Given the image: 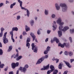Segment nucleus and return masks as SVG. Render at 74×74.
Returning a JSON list of instances; mask_svg holds the SVG:
<instances>
[{"label": "nucleus", "instance_id": "nucleus-22", "mask_svg": "<svg viewBox=\"0 0 74 74\" xmlns=\"http://www.w3.org/2000/svg\"><path fill=\"white\" fill-rule=\"evenodd\" d=\"M25 30H26V32H27L28 31H29L30 30V28L27 25H26L25 26Z\"/></svg>", "mask_w": 74, "mask_h": 74}, {"label": "nucleus", "instance_id": "nucleus-58", "mask_svg": "<svg viewBox=\"0 0 74 74\" xmlns=\"http://www.w3.org/2000/svg\"><path fill=\"white\" fill-rule=\"evenodd\" d=\"M47 34H49L51 33V30H48L47 31Z\"/></svg>", "mask_w": 74, "mask_h": 74}, {"label": "nucleus", "instance_id": "nucleus-40", "mask_svg": "<svg viewBox=\"0 0 74 74\" xmlns=\"http://www.w3.org/2000/svg\"><path fill=\"white\" fill-rule=\"evenodd\" d=\"M32 37L33 38V41H34V40H35V39H36V36L35 35H34V36H32Z\"/></svg>", "mask_w": 74, "mask_h": 74}, {"label": "nucleus", "instance_id": "nucleus-63", "mask_svg": "<svg viewBox=\"0 0 74 74\" xmlns=\"http://www.w3.org/2000/svg\"><path fill=\"white\" fill-rule=\"evenodd\" d=\"M9 74H14V72H13V71L10 72L9 73Z\"/></svg>", "mask_w": 74, "mask_h": 74}, {"label": "nucleus", "instance_id": "nucleus-3", "mask_svg": "<svg viewBox=\"0 0 74 74\" xmlns=\"http://www.w3.org/2000/svg\"><path fill=\"white\" fill-rule=\"evenodd\" d=\"M32 50H34V52H35V53H37V50L38 48V47H37L35 45L34 46V44L32 43Z\"/></svg>", "mask_w": 74, "mask_h": 74}, {"label": "nucleus", "instance_id": "nucleus-62", "mask_svg": "<svg viewBox=\"0 0 74 74\" xmlns=\"http://www.w3.org/2000/svg\"><path fill=\"white\" fill-rule=\"evenodd\" d=\"M34 19H35V21H37L38 18H37V16H35V17H34Z\"/></svg>", "mask_w": 74, "mask_h": 74}, {"label": "nucleus", "instance_id": "nucleus-35", "mask_svg": "<svg viewBox=\"0 0 74 74\" xmlns=\"http://www.w3.org/2000/svg\"><path fill=\"white\" fill-rule=\"evenodd\" d=\"M46 50L49 52L51 50V47L48 46L46 48Z\"/></svg>", "mask_w": 74, "mask_h": 74}, {"label": "nucleus", "instance_id": "nucleus-36", "mask_svg": "<svg viewBox=\"0 0 74 74\" xmlns=\"http://www.w3.org/2000/svg\"><path fill=\"white\" fill-rule=\"evenodd\" d=\"M69 39L71 43H72V42H73V40H72V38H71V37H69Z\"/></svg>", "mask_w": 74, "mask_h": 74}, {"label": "nucleus", "instance_id": "nucleus-37", "mask_svg": "<svg viewBox=\"0 0 74 74\" xmlns=\"http://www.w3.org/2000/svg\"><path fill=\"white\" fill-rule=\"evenodd\" d=\"M26 47H27L28 48H30V43L29 42H27Z\"/></svg>", "mask_w": 74, "mask_h": 74}, {"label": "nucleus", "instance_id": "nucleus-16", "mask_svg": "<svg viewBox=\"0 0 74 74\" xmlns=\"http://www.w3.org/2000/svg\"><path fill=\"white\" fill-rule=\"evenodd\" d=\"M69 67V68H71V65H70V64L69 63V62H66L65 61H63Z\"/></svg>", "mask_w": 74, "mask_h": 74}, {"label": "nucleus", "instance_id": "nucleus-14", "mask_svg": "<svg viewBox=\"0 0 74 74\" xmlns=\"http://www.w3.org/2000/svg\"><path fill=\"white\" fill-rule=\"evenodd\" d=\"M62 21V18H61L59 17L58 18V19L57 20H56V22L57 23H58V24L59 25V24H60V23Z\"/></svg>", "mask_w": 74, "mask_h": 74}, {"label": "nucleus", "instance_id": "nucleus-48", "mask_svg": "<svg viewBox=\"0 0 74 74\" xmlns=\"http://www.w3.org/2000/svg\"><path fill=\"white\" fill-rule=\"evenodd\" d=\"M29 67V65L27 64H26L24 66V68H25L26 69H27Z\"/></svg>", "mask_w": 74, "mask_h": 74}, {"label": "nucleus", "instance_id": "nucleus-38", "mask_svg": "<svg viewBox=\"0 0 74 74\" xmlns=\"http://www.w3.org/2000/svg\"><path fill=\"white\" fill-rule=\"evenodd\" d=\"M4 64H1L0 65V68H1V69H3V68L4 67Z\"/></svg>", "mask_w": 74, "mask_h": 74}, {"label": "nucleus", "instance_id": "nucleus-57", "mask_svg": "<svg viewBox=\"0 0 74 74\" xmlns=\"http://www.w3.org/2000/svg\"><path fill=\"white\" fill-rule=\"evenodd\" d=\"M3 33L2 32L0 33V37H1L3 36Z\"/></svg>", "mask_w": 74, "mask_h": 74}, {"label": "nucleus", "instance_id": "nucleus-32", "mask_svg": "<svg viewBox=\"0 0 74 74\" xmlns=\"http://www.w3.org/2000/svg\"><path fill=\"white\" fill-rule=\"evenodd\" d=\"M69 55L70 56H72L73 55V53L71 51H69L68 52Z\"/></svg>", "mask_w": 74, "mask_h": 74}, {"label": "nucleus", "instance_id": "nucleus-19", "mask_svg": "<svg viewBox=\"0 0 74 74\" xmlns=\"http://www.w3.org/2000/svg\"><path fill=\"white\" fill-rule=\"evenodd\" d=\"M50 69H51V70L52 72H53L55 70V67L51 65L50 66Z\"/></svg>", "mask_w": 74, "mask_h": 74}, {"label": "nucleus", "instance_id": "nucleus-27", "mask_svg": "<svg viewBox=\"0 0 74 74\" xmlns=\"http://www.w3.org/2000/svg\"><path fill=\"white\" fill-rule=\"evenodd\" d=\"M22 56H19L18 58L16 59V60L17 61L20 60V59H22Z\"/></svg>", "mask_w": 74, "mask_h": 74}, {"label": "nucleus", "instance_id": "nucleus-5", "mask_svg": "<svg viewBox=\"0 0 74 74\" xmlns=\"http://www.w3.org/2000/svg\"><path fill=\"white\" fill-rule=\"evenodd\" d=\"M12 67L13 69H14L15 68V67H18L19 66V62H16L15 63H12L11 64Z\"/></svg>", "mask_w": 74, "mask_h": 74}, {"label": "nucleus", "instance_id": "nucleus-1", "mask_svg": "<svg viewBox=\"0 0 74 74\" xmlns=\"http://www.w3.org/2000/svg\"><path fill=\"white\" fill-rule=\"evenodd\" d=\"M55 6L56 9L57 11H59L60 9V7H62V11L64 12H67V10L68 8V7L66 4L64 3H61L60 4V6L58 3H56L55 4Z\"/></svg>", "mask_w": 74, "mask_h": 74}, {"label": "nucleus", "instance_id": "nucleus-26", "mask_svg": "<svg viewBox=\"0 0 74 74\" xmlns=\"http://www.w3.org/2000/svg\"><path fill=\"white\" fill-rule=\"evenodd\" d=\"M42 29H39L37 31V34L38 35H40V34H41V30Z\"/></svg>", "mask_w": 74, "mask_h": 74}, {"label": "nucleus", "instance_id": "nucleus-18", "mask_svg": "<svg viewBox=\"0 0 74 74\" xmlns=\"http://www.w3.org/2000/svg\"><path fill=\"white\" fill-rule=\"evenodd\" d=\"M14 56V55H12L11 57L12 58H13L14 57V59H17V58H18V56H19V53H17L15 56Z\"/></svg>", "mask_w": 74, "mask_h": 74}, {"label": "nucleus", "instance_id": "nucleus-59", "mask_svg": "<svg viewBox=\"0 0 74 74\" xmlns=\"http://www.w3.org/2000/svg\"><path fill=\"white\" fill-rule=\"evenodd\" d=\"M23 36H25V35H27V33H26V32H23Z\"/></svg>", "mask_w": 74, "mask_h": 74}, {"label": "nucleus", "instance_id": "nucleus-11", "mask_svg": "<svg viewBox=\"0 0 74 74\" xmlns=\"http://www.w3.org/2000/svg\"><path fill=\"white\" fill-rule=\"evenodd\" d=\"M70 28L68 26H64L63 29H62V32H64V33H65V32H66L67 30H69Z\"/></svg>", "mask_w": 74, "mask_h": 74}, {"label": "nucleus", "instance_id": "nucleus-13", "mask_svg": "<svg viewBox=\"0 0 74 74\" xmlns=\"http://www.w3.org/2000/svg\"><path fill=\"white\" fill-rule=\"evenodd\" d=\"M64 46L67 48V47L69 46V43H64L62 45H61L60 47L61 48H63Z\"/></svg>", "mask_w": 74, "mask_h": 74}, {"label": "nucleus", "instance_id": "nucleus-43", "mask_svg": "<svg viewBox=\"0 0 74 74\" xmlns=\"http://www.w3.org/2000/svg\"><path fill=\"white\" fill-rule=\"evenodd\" d=\"M42 57L44 58V59H47L48 58V55H46L45 56L43 57Z\"/></svg>", "mask_w": 74, "mask_h": 74}, {"label": "nucleus", "instance_id": "nucleus-24", "mask_svg": "<svg viewBox=\"0 0 74 74\" xmlns=\"http://www.w3.org/2000/svg\"><path fill=\"white\" fill-rule=\"evenodd\" d=\"M49 14V11L48 10L45 9V14L46 15H47Z\"/></svg>", "mask_w": 74, "mask_h": 74}, {"label": "nucleus", "instance_id": "nucleus-28", "mask_svg": "<svg viewBox=\"0 0 74 74\" xmlns=\"http://www.w3.org/2000/svg\"><path fill=\"white\" fill-rule=\"evenodd\" d=\"M51 18L53 19H55V18H56V14H52L51 15Z\"/></svg>", "mask_w": 74, "mask_h": 74}, {"label": "nucleus", "instance_id": "nucleus-6", "mask_svg": "<svg viewBox=\"0 0 74 74\" xmlns=\"http://www.w3.org/2000/svg\"><path fill=\"white\" fill-rule=\"evenodd\" d=\"M44 57H41L39 59L37 62L36 64H40V63H41L42 61H43L44 60Z\"/></svg>", "mask_w": 74, "mask_h": 74}, {"label": "nucleus", "instance_id": "nucleus-4", "mask_svg": "<svg viewBox=\"0 0 74 74\" xmlns=\"http://www.w3.org/2000/svg\"><path fill=\"white\" fill-rule=\"evenodd\" d=\"M53 23H54V24L53 23V26H52V27H53V31H55L56 29H57V27H58V26L56 24V21H53Z\"/></svg>", "mask_w": 74, "mask_h": 74}, {"label": "nucleus", "instance_id": "nucleus-15", "mask_svg": "<svg viewBox=\"0 0 74 74\" xmlns=\"http://www.w3.org/2000/svg\"><path fill=\"white\" fill-rule=\"evenodd\" d=\"M29 23L31 26H33L34 24V21L33 19H32L29 22Z\"/></svg>", "mask_w": 74, "mask_h": 74}, {"label": "nucleus", "instance_id": "nucleus-29", "mask_svg": "<svg viewBox=\"0 0 74 74\" xmlns=\"http://www.w3.org/2000/svg\"><path fill=\"white\" fill-rule=\"evenodd\" d=\"M45 70H47L49 68V64H48V65L44 67Z\"/></svg>", "mask_w": 74, "mask_h": 74}, {"label": "nucleus", "instance_id": "nucleus-52", "mask_svg": "<svg viewBox=\"0 0 74 74\" xmlns=\"http://www.w3.org/2000/svg\"><path fill=\"white\" fill-rule=\"evenodd\" d=\"M30 35L31 36H32V37L35 35L34 33H33V32H31L30 33Z\"/></svg>", "mask_w": 74, "mask_h": 74}, {"label": "nucleus", "instance_id": "nucleus-42", "mask_svg": "<svg viewBox=\"0 0 74 74\" xmlns=\"http://www.w3.org/2000/svg\"><path fill=\"white\" fill-rule=\"evenodd\" d=\"M10 34L11 35V37H13V31H12L10 32Z\"/></svg>", "mask_w": 74, "mask_h": 74}, {"label": "nucleus", "instance_id": "nucleus-10", "mask_svg": "<svg viewBox=\"0 0 74 74\" xmlns=\"http://www.w3.org/2000/svg\"><path fill=\"white\" fill-rule=\"evenodd\" d=\"M19 70L20 71H21L23 72V73H25L27 70V69L25 68L22 67H20L19 68Z\"/></svg>", "mask_w": 74, "mask_h": 74}, {"label": "nucleus", "instance_id": "nucleus-44", "mask_svg": "<svg viewBox=\"0 0 74 74\" xmlns=\"http://www.w3.org/2000/svg\"><path fill=\"white\" fill-rule=\"evenodd\" d=\"M30 42V38H28L26 42H27V43L29 42Z\"/></svg>", "mask_w": 74, "mask_h": 74}, {"label": "nucleus", "instance_id": "nucleus-64", "mask_svg": "<svg viewBox=\"0 0 74 74\" xmlns=\"http://www.w3.org/2000/svg\"><path fill=\"white\" fill-rule=\"evenodd\" d=\"M45 41L46 42L48 41V38H47L45 40Z\"/></svg>", "mask_w": 74, "mask_h": 74}, {"label": "nucleus", "instance_id": "nucleus-33", "mask_svg": "<svg viewBox=\"0 0 74 74\" xmlns=\"http://www.w3.org/2000/svg\"><path fill=\"white\" fill-rule=\"evenodd\" d=\"M21 19V16H20L19 15L17 16L16 17V19L17 21H19V19Z\"/></svg>", "mask_w": 74, "mask_h": 74}, {"label": "nucleus", "instance_id": "nucleus-46", "mask_svg": "<svg viewBox=\"0 0 74 74\" xmlns=\"http://www.w3.org/2000/svg\"><path fill=\"white\" fill-rule=\"evenodd\" d=\"M64 24V22H61L59 24V25L60 26H63Z\"/></svg>", "mask_w": 74, "mask_h": 74}, {"label": "nucleus", "instance_id": "nucleus-30", "mask_svg": "<svg viewBox=\"0 0 74 74\" xmlns=\"http://www.w3.org/2000/svg\"><path fill=\"white\" fill-rule=\"evenodd\" d=\"M70 32L71 34H74V29H70Z\"/></svg>", "mask_w": 74, "mask_h": 74}, {"label": "nucleus", "instance_id": "nucleus-47", "mask_svg": "<svg viewBox=\"0 0 74 74\" xmlns=\"http://www.w3.org/2000/svg\"><path fill=\"white\" fill-rule=\"evenodd\" d=\"M3 50L0 49V55H3Z\"/></svg>", "mask_w": 74, "mask_h": 74}, {"label": "nucleus", "instance_id": "nucleus-55", "mask_svg": "<svg viewBox=\"0 0 74 74\" xmlns=\"http://www.w3.org/2000/svg\"><path fill=\"white\" fill-rule=\"evenodd\" d=\"M69 3H73L74 2V0H68Z\"/></svg>", "mask_w": 74, "mask_h": 74}, {"label": "nucleus", "instance_id": "nucleus-8", "mask_svg": "<svg viewBox=\"0 0 74 74\" xmlns=\"http://www.w3.org/2000/svg\"><path fill=\"white\" fill-rule=\"evenodd\" d=\"M44 57H41L39 59L37 62L36 64H40V63H41L42 61H43L44 60Z\"/></svg>", "mask_w": 74, "mask_h": 74}, {"label": "nucleus", "instance_id": "nucleus-45", "mask_svg": "<svg viewBox=\"0 0 74 74\" xmlns=\"http://www.w3.org/2000/svg\"><path fill=\"white\" fill-rule=\"evenodd\" d=\"M58 68L59 69H62V65L60 63L58 65Z\"/></svg>", "mask_w": 74, "mask_h": 74}, {"label": "nucleus", "instance_id": "nucleus-53", "mask_svg": "<svg viewBox=\"0 0 74 74\" xmlns=\"http://www.w3.org/2000/svg\"><path fill=\"white\" fill-rule=\"evenodd\" d=\"M4 5V3H0V8H1Z\"/></svg>", "mask_w": 74, "mask_h": 74}, {"label": "nucleus", "instance_id": "nucleus-60", "mask_svg": "<svg viewBox=\"0 0 74 74\" xmlns=\"http://www.w3.org/2000/svg\"><path fill=\"white\" fill-rule=\"evenodd\" d=\"M5 3L6 4H10V2L8 1H6Z\"/></svg>", "mask_w": 74, "mask_h": 74}, {"label": "nucleus", "instance_id": "nucleus-2", "mask_svg": "<svg viewBox=\"0 0 74 74\" xmlns=\"http://www.w3.org/2000/svg\"><path fill=\"white\" fill-rule=\"evenodd\" d=\"M7 34V32H5L4 33V34L3 35V43L5 44L7 43H8V40L7 38H6V36Z\"/></svg>", "mask_w": 74, "mask_h": 74}, {"label": "nucleus", "instance_id": "nucleus-54", "mask_svg": "<svg viewBox=\"0 0 74 74\" xmlns=\"http://www.w3.org/2000/svg\"><path fill=\"white\" fill-rule=\"evenodd\" d=\"M11 38L13 42H15V40L14 39L13 36L11 37Z\"/></svg>", "mask_w": 74, "mask_h": 74}, {"label": "nucleus", "instance_id": "nucleus-12", "mask_svg": "<svg viewBox=\"0 0 74 74\" xmlns=\"http://www.w3.org/2000/svg\"><path fill=\"white\" fill-rule=\"evenodd\" d=\"M18 2L20 3V7L21 8L22 10H24L25 8L22 7V1H21V0H17Z\"/></svg>", "mask_w": 74, "mask_h": 74}, {"label": "nucleus", "instance_id": "nucleus-20", "mask_svg": "<svg viewBox=\"0 0 74 74\" xmlns=\"http://www.w3.org/2000/svg\"><path fill=\"white\" fill-rule=\"evenodd\" d=\"M58 33L59 37H61L62 36V32L61 31H58Z\"/></svg>", "mask_w": 74, "mask_h": 74}, {"label": "nucleus", "instance_id": "nucleus-39", "mask_svg": "<svg viewBox=\"0 0 74 74\" xmlns=\"http://www.w3.org/2000/svg\"><path fill=\"white\" fill-rule=\"evenodd\" d=\"M4 30V28L2 27L1 28V32L2 33H3V31Z\"/></svg>", "mask_w": 74, "mask_h": 74}, {"label": "nucleus", "instance_id": "nucleus-49", "mask_svg": "<svg viewBox=\"0 0 74 74\" xmlns=\"http://www.w3.org/2000/svg\"><path fill=\"white\" fill-rule=\"evenodd\" d=\"M55 60L56 61V63H58L59 62V59L56 58L55 59Z\"/></svg>", "mask_w": 74, "mask_h": 74}, {"label": "nucleus", "instance_id": "nucleus-31", "mask_svg": "<svg viewBox=\"0 0 74 74\" xmlns=\"http://www.w3.org/2000/svg\"><path fill=\"white\" fill-rule=\"evenodd\" d=\"M63 28V26L62 25H60L59 27V29L60 30H62V29Z\"/></svg>", "mask_w": 74, "mask_h": 74}, {"label": "nucleus", "instance_id": "nucleus-41", "mask_svg": "<svg viewBox=\"0 0 74 74\" xmlns=\"http://www.w3.org/2000/svg\"><path fill=\"white\" fill-rule=\"evenodd\" d=\"M48 52L49 51L47 50H45L44 52V54H45V55L47 54L48 53Z\"/></svg>", "mask_w": 74, "mask_h": 74}, {"label": "nucleus", "instance_id": "nucleus-17", "mask_svg": "<svg viewBox=\"0 0 74 74\" xmlns=\"http://www.w3.org/2000/svg\"><path fill=\"white\" fill-rule=\"evenodd\" d=\"M24 10H25V11H26L27 15V16H28V17H29V15H30V12H29V11L28 10H27V9L25 8H24Z\"/></svg>", "mask_w": 74, "mask_h": 74}, {"label": "nucleus", "instance_id": "nucleus-51", "mask_svg": "<svg viewBox=\"0 0 74 74\" xmlns=\"http://www.w3.org/2000/svg\"><path fill=\"white\" fill-rule=\"evenodd\" d=\"M64 54L65 55H68V52L67 51H66L64 52Z\"/></svg>", "mask_w": 74, "mask_h": 74}, {"label": "nucleus", "instance_id": "nucleus-50", "mask_svg": "<svg viewBox=\"0 0 74 74\" xmlns=\"http://www.w3.org/2000/svg\"><path fill=\"white\" fill-rule=\"evenodd\" d=\"M51 72H52L50 70H49L47 72V74H50Z\"/></svg>", "mask_w": 74, "mask_h": 74}, {"label": "nucleus", "instance_id": "nucleus-7", "mask_svg": "<svg viewBox=\"0 0 74 74\" xmlns=\"http://www.w3.org/2000/svg\"><path fill=\"white\" fill-rule=\"evenodd\" d=\"M44 57H41L39 59L37 62L36 64H40V63H41L42 61H43L44 60Z\"/></svg>", "mask_w": 74, "mask_h": 74}, {"label": "nucleus", "instance_id": "nucleus-23", "mask_svg": "<svg viewBox=\"0 0 74 74\" xmlns=\"http://www.w3.org/2000/svg\"><path fill=\"white\" fill-rule=\"evenodd\" d=\"M16 5V2H14L13 3V4H11L10 6V8H11V9L12 8H13L14 6V5Z\"/></svg>", "mask_w": 74, "mask_h": 74}, {"label": "nucleus", "instance_id": "nucleus-25", "mask_svg": "<svg viewBox=\"0 0 74 74\" xmlns=\"http://www.w3.org/2000/svg\"><path fill=\"white\" fill-rule=\"evenodd\" d=\"M12 49V46H10L9 47V49L8 50V52H10V51H11Z\"/></svg>", "mask_w": 74, "mask_h": 74}, {"label": "nucleus", "instance_id": "nucleus-21", "mask_svg": "<svg viewBox=\"0 0 74 74\" xmlns=\"http://www.w3.org/2000/svg\"><path fill=\"white\" fill-rule=\"evenodd\" d=\"M18 28L16 27H13L12 28V31H16V32L18 31Z\"/></svg>", "mask_w": 74, "mask_h": 74}, {"label": "nucleus", "instance_id": "nucleus-56", "mask_svg": "<svg viewBox=\"0 0 74 74\" xmlns=\"http://www.w3.org/2000/svg\"><path fill=\"white\" fill-rule=\"evenodd\" d=\"M74 59H70V62L71 63H72V62H74Z\"/></svg>", "mask_w": 74, "mask_h": 74}, {"label": "nucleus", "instance_id": "nucleus-9", "mask_svg": "<svg viewBox=\"0 0 74 74\" xmlns=\"http://www.w3.org/2000/svg\"><path fill=\"white\" fill-rule=\"evenodd\" d=\"M53 41H56V43L58 44V43H59V39H58L57 38L54 37L53 38V40L51 39V42L52 43L53 42Z\"/></svg>", "mask_w": 74, "mask_h": 74}, {"label": "nucleus", "instance_id": "nucleus-61", "mask_svg": "<svg viewBox=\"0 0 74 74\" xmlns=\"http://www.w3.org/2000/svg\"><path fill=\"white\" fill-rule=\"evenodd\" d=\"M8 66H7L4 69V70L5 71H7V70H8Z\"/></svg>", "mask_w": 74, "mask_h": 74}, {"label": "nucleus", "instance_id": "nucleus-34", "mask_svg": "<svg viewBox=\"0 0 74 74\" xmlns=\"http://www.w3.org/2000/svg\"><path fill=\"white\" fill-rule=\"evenodd\" d=\"M58 73V70H56L53 72V74H57Z\"/></svg>", "mask_w": 74, "mask_h": 74}]
</instances>
